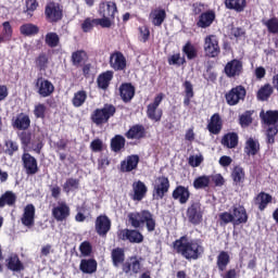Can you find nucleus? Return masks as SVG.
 Listing matches in <instances>:
<instances>
[{"label":"nucleus","mask_w":278,"mask_h":278,"mask_svg":"<svg viewBox=\"0 0 278 278\" xmlns=\"http://www.w3.org/2000/svg\"><path fill=\"white\" fill-rule=\"evenodd\" d=\"M111 261L114 268H121L126 277H134L142 273V257L125 255V248L117 247L111 251Z\"/></svg>","instance_id":"1"},{"label":"nucleus","mask_w":278,"mask_h":278,"mask_svg":"<svg viewBox=\"0 0 278 278\" xmlns=\"http://www.w3.org/2000/svg\"><path fill=\"white\" fill-rule=\"evenodd\" d=\"M173 249L188 260V262L197 261L205 253V248L201 239H190L188 235L181 236L173 242Z\"/></svg>","instance_id":"2"},{"label":"nucleus","mask_w":278,"mask_h":278,"mask_svg":"<svg viewBox=\"0 0 278 278\" xmlns=\"http://www.w3.org/2000/svg\"><path fill=\"white\" fill-rule=\"evenodd\" d=\"M128 222L134 227V229H140L144 227L149 233L155 231L157 227V222L155 220V215L149 210H141L140 212H134L128 214Z\"/></svg>","instance_id":"3"},{"label":"nucleus","mask_w":278,"mask_h":278,"mask_svg":"<svg viewBox=\"0 0 278 278\" xmlns=\"http://www.w3.org/2000/svg\"><path fill=\"white\" fill-rule=\"evenodd\" d=\"M260 118L266 125V136L268 140H275L278 134V111H261Z\"/></svg>","instance_id":"4"},{"label":"nucleus","mask_w":278,"mask_h":278,"mask_svg":"<svg viewBox=\"0 0 278 278\" xmlns=\"http://www.w3.org/2000/svg\"><path fill=\"white\" fill-rule=\"evenodd\" d=\"M205 214V208L201 201L192 200L187 207L186 216L191 225H201L203 223V216Z\"/></svg>","instance_id":"5"},{"label":"nucleus","mask_w":278,"mask_h":278,"mask_svg":"<svg viewBox=\"0 0 278 278\" xmlns=\"http://www.w3.org/2000/svg\"><path fill=\"white\" fill-rule=\"evenodd\" d=\"M116 114V108L112 104H105L102 109H97L91 115V121L96 125L108 123Z\"/></svg>","instance_id":"6"},{"label":"nucleus","mask_w":278,"mask_h":278,"mask_svg":"<svg viewBox=\"0 0 278 278\" xmlns=\"http://www.w3.org/2000/svg\"><path fill=\"white\" fill-rule=\"evenodd\" d=\"M170 190V180L166 176H159L154 179L153 184V197L155 199H164Z\"/></svg>","instance_id":"7"},{"label":"nucleus","mask_w":278,"mask_h":278,"mask_svg":"<svg viewBox=\"0 0 278 278\" xmlns=\"http://www.w3.org/2000/svg\"><path fill=\"white\" fill-rule=\"evenodd\" d=\"M204 53L206 58H218L220 55V46L216 35H208L204 38Z\"/></svg>","instance_id":"8"},{"label":"nucleus","mask_w":278,"mask_h":278,"mask_svg":"<svg viewBox=\"0 0 278 278\" xmlns=\"http://www.w3.org/2000/svg\"><path fill=\"white\" fill-rule=\"evenodd\" d=\"M164 101V93H159L152 103H150L147 106V116L150 118V121H154L155 123H159V121H162V109H160V103Z\"/></svg>","instance_id":"9"},{"label":"nucleus","mask_w":278,"mask_h":278,"mask_svg":"<svg viewBox=\"0 0 278 278\" xmlns=\"http://www.w3.org/2000/svg\"><path fill=\"white\" fill-rule=\"evenodd\" d=\"M244 97H247V89L242 85L233 87L225 94L228 105H238V103L244 101Z\"/></svg>","instance_id":"10"},{"label":"nucleus","mask_w":278,"mask_h":278,"mask_svg":"<svg viewBox=\"0 0 278 278\" xmlns=\"http://www.w3.org/2000/svg\"><path fill=\"white\" fill-rule=\"evenodd\" d=\"M71 216V206L64 201L58 202V205L52 208V218L56 220V223H64V220H68Z\"/></svg>","instance_id":"11"},{"label":"nucleus","mask_w":278,"mask_h":278,"mask_svg":"<svg viewBox=\"0 0 278 278\" xmlns=\"http://www.w3.org/2000/svg\"><path fill=\"white\" fill-rule=\"evenodd\" d=\"M231 210L233 227H238V225H247V223H249V214L247 213L244 205L235 204Z\"/></svg>","instance_id":"12"},{"label":"nucleus","mask_w":278,"mask_h":278,"mask_svg":"<svg viewBox=\"0 0 278 278\" xmlns=\"http://www.w3.org/2000/svg\"><path fill=\"white\" fill-rule=\"evenodd\" d=\"M45 14L49 23H58V21H62L63 10L59 3L50 2L46 5Z\"/></svg>","instance_id":"13"},{"label":"nucleus","mask_w":278,"mask_h":278,"mask_svg":"<svg viewBox=\"0 0 278 278\" xmlns=\"http://www.w3.org/2000/svg\"><path fill=\"white\" fill-rule=\"evenodd\" d=\"M22 166L28 176L36 175L40 170L38 160L27 152L22 155Z\"/></svg>","instance_id":"14"},{"label":"nucleus","mask_w":278,"mask_h":278,"mask_svg":"<svg viewBox=\"0 0 278 278\" xmlns=\"http://www.w3.org/2000/svg\"><path fill=\"white\" fill-rule=\"evenodd\" d=\"M119 240H128L131 244H140L144 242V236L137 229H124L118 233Z\"/></svg>","instance_id":"15"},{"label":"nucleus","mask_w":278,"mask_h":278,"mask_svg":"<svg viewBox=\"0 0 278 278\" xmlns=\"http://www.w3.org/2000/svg\"><path fill=\"white\" fill-rule=\"evenodd\" d=\"M112 229V220L108 215H99L96 218V232L101 238H105L108 232Z\"/></svg>","instance_id":"16"},{"label":"nucleus","mask_w":278,"mask_h":278,"mask_svg":"<svg viewBox=\"0 0 278 278\" xmlns=\"http://www.w3.org/2000/svg\"><path fill=\"white\" fill-rule=\"evenodd\" d=\"M190 194L189 187L179 185L173 190L172 198L174 201H178L180 205H186L190 201Z\"/></svg>","instance_id":"17"},{"label":"nucleus","mask_w":278,"mask_h":278,"mask_svg":"<svg viewBox=\"0 0 278 278\" xmlns=\"http://www.w3.org/2000/svg\"><path fill=\"white\" fill-rule=\"evenodd\" d=\"M36 88L38 94L43 98L51 97V94H53V91L55 90L53 84L42 77L37 79Z\"/></svg>","instance_id":"18"},{"label":"nucleus","mask_w":278,"mask_h":278,"mask_svg":"<svg viewBox=\"0 0 278 278\" xmlns=\"http://www.w3.org/2000/svg\"><path fill=\"white\" fill-rule=\"evenodd\" d=\"M21 220L24 227H28V229L34 227L36 220V206H34V204H27L24 207Z\"/></svg>","instance_id":"19"},{"label":"nucleus","mask_w":278,"mask_h":278,"mask_svg":"<svg viewBox=\"0 0 278 278\" xmlns=\"http://www.w3.org/2000/svg\"><path fill=\"white\" fill-rule=\"evenodd\" d=\"M5 266L12 273H21L25 270V265L21 262L18 254L12 253L5 258Z\"/></svg>","instance_id":"20"},{"label":"nucleus","mask_w":278,"mask_h":278,"mask_svg":"<svg viewBox=\"0 0 278 278\" xmlns=\"http://www.w3.org/2000/svg\"><path fill=\"white\" fill-rule=\"evenodd\" d=\"M138 164H140V156L138 154L128 155L121 162V172L131 173V170H136V168H138Z\"/></svg>","instance_id":"21"},{"label":"nucleus","mask_w":278,"mask_h":278,"mask_svg":"<svg viewBox=\"0 0 278 278\" xmlns=\"http://www.w3.org/2000/svg\"><path fill=\"white\" fill-rule=\"evenodd\" d=\"M242 61L235 59L226 64L224 71L228 77L233 78L242 75Z\"/></svg>","instance_id":"22"},{"label":"nucleus","mask_w":278,"mask_h":278,"mask_svg":"<svg viewBox=\"0 0 278 278\" xmlns=\"http://www.w3.org/2000/svg\"><path fill=\"white\" fill-rule=\"evenodd\" d=\"M118 13V8L115 2L106 1L101 2L99 7L100 16H106L109 18H115Z\"/></svg>","instance_id":"23"},{"label":"nucleus","mask_w":278,"mask_h":278,"mask_svg":"<svg viewBox=\"0 0 278 278\" xmlns=\"http://www.w3.org/2000/svg\"><path fill=\"white\" fill-rule=\"evenodd\" d=\"M97 268H99V263H97L96 258L91 257L80 260L79 270L83 275H94V273H97Z\"/></svg>","instance_id":"24"},{"label":"nucleus","mask_w":278,"mask_h":278,"mask_svg":"<svg viewBox=\"0 0 278 278\" xmlns=\"http://www.w3.org/2000/svg\"><path fill=\"white\" fill-rule=\"evenodd\" d=\"M110 66L113 71H125L127 68V59L121 52H114L110 56Z\"/></svg>","instance_id":"25"},{"label":"nucleus","mask_w":278,"mask_h":278,"mask_svg":"<svg viewBox=\"0 0 278 278\" xmlns=\"http://www.w3.org/2000/svg\"><path fill=\"white\" fill-rule=\"evenodd\" d=\"M152 25L155 27H162V23L166 21V10L162 8H156L150 12L149 16Z\"/></svg>","instance_id":"26"},{"label":"nucleus","mask_w":278,"mask_h":278,"mask_svg":"<svg viewBox=\"0 0 278 278\" xmlns=\"http://www.w3.org/2000/svg\"><path fill=\"white\" fill-rule=\"evenodd\" d=\"M132 201H142L147 197L148 188L141 180L135 181L132 184Z\"/></svg>","instance_id":"27"},{"label":"nucleus","mask_w":278,"mask_h":278,"mask_svg":"<svg viewBox=\"0 0 278 278\" xmlns=\"http://www.w3.org/2000/svg\"><path fill=\"white\" fill-rule=\"evenodd\" d=\"M215 18H216V13H214V11H206L200 15L197 25L198 27L205 29L210 27L212 23H214Z\"/></svg>","instance_id":"28"},{"label":"nucleus","mask_w":278,"mask_h":278,"mask_svg":"<svg viewBox=\"0 0 278 278\" xmlns=\"http://www.w3.org/2000/svg\"><path fill=\"white\" fill-rule=\"evenodd\" d=\"M119 94L125 103H129V101H131L136 94V89L134 86H131V84H123L119 87Z\"/></svg>","instance_id":"29"},{"label":"nucleus","mask_w":278,"mask_h":278,"mask_svg":"<svg viewBox=\"0 0 278 278\" xmlns=\"http://www.w3.org/2000/svg\"><path fill=\"white\" fill-rule=\"evenodd\" d=\"M231 263V256H229V252L220 251L217 255L216 266L219 273H225L227 270V266Z\"/></svg>","instance_id":"30"},{"label":"nucleus","mask_w":278,"mask_h":278,"mask_svg":"<svg viewBox=\"0 0 278 278\" xmlns=\"http://www.w3.org/2000/svg\"><path fill=\"white\" fill-rule=\"evenodd\" d=\"M114 78V72L106 71L98 76V87L101 88V90H108L110 87V81Z\"/></svg>","instance_id":"31"},{"label":"nucleus","mask_w":278,"mask_h":278,"mask_svg":"<svg viewBox=\"0 0 278 278\" xmlns=\"http://www.w3.org/2000/svg\"><path fill=\"white\" fill-rule=\"evenodd\" d=\"M5 205L9 207L16 205V193H14V191H5L0 197V207H5Z\"/></svg>","instance_id":"32"},{"label":"nucleus","mask_w":278,"mask_h":278,"mask_svg":"<svg viewBox=\"0 0 278 278\" xmlns=\"http://www.w3.org/2000/svg\"><path fill=\"white\" fill-rule=\"evenodd\" d=\"M207 129L210 134H214L215 136L220 134V129H223V123L220 122V115L214 114L211 117V122L207 125Z\"/></svg>","instance_id":"33"},{"label":"nucleus","mask_w":278,"mask_h":278,"mask_svg":"<svg viewBox=\"0 0 278 278\" xmlns=\"http://www.w3.org/2000/svg\"><path fill=\"white\" fill-rule=\"evenodd\" d=\"M247 177V174L244 172V168L242 166L237 165L232 168L231 172V179L236 186H240V184H244V179Z\"/></svg>","instance_id":"34"},{"label":"nucleus","mask_w":278,"mask_h":278,"mask_svg":"<svg viewBox=\"0 0 278 278\" xmlns=\"http://www.w3.org/2000/svg\"><path fill=\"white\" fill-rule=\"evenodd\" d=\"M255 201H257L258 210L264 212L268 207V203H273V195L262 191L256 195Z\"/></svg>","instance_id":"35"},{"label":"nucleus","mask_w":278,"mask_h":278,"mask_svg":"<svg viewBox=\"0 0 278 278\" xmlns=\"http://www.w3.org/2000/svg\"><path fill=\"white\" fill-rule=\"evenodd\" d=\"M210 184H212V176L202 175L193 180V188L195 190H205V188H210Z\"/></svg>","instance_id":"36"},{"label":"nucleus","mask_w":278,"mask_h":278,"mask_svg":"<svg viewBox=\"0 0 278 278\" xmlns=\"http://www.w3.org/2000/svg\"><path fill=\"white\" fill-rule=\"evenodd\" d=\"M29 125H31V121L24 113L18 114L13 122V127H16V129H28Z\"/></svg>","instance_id":"37"},{"label":"nucleus","mask_w":278,"mask_h":278,"mask_svg":"<svg viewBox=\"0 0 278 278\" xmlns=\"http://www.w3.org/2000/svg\"><path fill=\"white\" fill-rule=\"evenodd\" d=\"M126 138L137 139L144 138V127L142 125L132 126L127 132Z\"/></svg>","instance_id":"38"},{"label":"nucleus","mask_w":278,"mask_h":278,"mask_svg":"<svg viewBox=\"0 0 278 278\" xmlns=\"http://www.w3.org/2000/svg\"><path fill=\"white\" fill-rule=\"evenodd\" d=\"M225 5L228 10L243 12L244 8H247V0H225Z\"/></svg>","instance_id":"39"},{"label":"nucleus","mask_w":278,"mask_h":278,"mask_svg":"<svg viewBox=\"0 0 278 278\" xmlns=\"http://www.w3.org/2000/svg\"><path fill=\"white\" fill-rule=\"evenodd\" d=\"M13 34H14V30L12 29V24H10V22H3L2 35H0L2 42H10V40H12Z\"/></svg>","instance_id":"40"},{"label":"nucleus","mask_w":278,"mask_h":278,"mask_svg":"<svg viewBox=\"0 0 278 278\" xmlns=\"http://www.w3.org/2000/svg\"><path fill=\"white\" fill-rule=\"evenodd\" d=\"M244 153L249 156L257 155L260 153V141L248 140L244 147Z\"/></svg>","instance_id":"41"},{"label":"nucleus","mask_w":278,"mask_h":278,"mask_svg":"<svg viewBox=\"0 0 278 278\" xmlns=\"http://www.w3.org/2000/svg\"><path fill=\"white\" fill-rule=\"evenodd\" d=\"M86 99H88V93H86V91L84 90H80L74 93L72 103L74 108H81V105L86 103Z\"/></svg>","instance_id":"42"},{"label":"nucleus","mask_w":278,"mask_h":278,"mask_svg":"<svg viewBox=\"0 0 278 278\" xmlns=\"http://www.w3.org/2000/svg\"><path fill=\"white\" fill-rule=\"evenodd\" d=\"M270 94H273V86L270 84H266L257 91L258 101H268L270 99Z\"/></svg>","instance_id":"43"},{"label":"nucleus","mask_w":278,"mask_h":278,"mask_svg":"<svg viewBox=\"0 0 278 278\" xmlns=\"http://www.w3.org/2000/svg\"><path fill=\"white\" fill-rule=\"evenodd\" d=\"M64 192H73V190H79V179L67 178L63 185Z\"/></svg>","instance_id":"44"},{"label":"nucleus","mask_w":278,"mask_h":278,"mask_svg":"<svg viewBox=\"0 0 278 278\" xmlns=\"http://www.w3.org/2000/svg\"><path fill=\"white\" fill-rule=\"evenodd\" d=\"M20 31L22 36H35V34H38L39 29L38 26L34 24H23L20 27Z\"/></svg>","instance_id":"45"},{"label":"nucleus","mask_w":278,"mask_h":278,"mask_svg":"<svg viewBox=\"0 0 278 278\" xmlns=\"http://www.w3.org/2000/svg\"><path fill=\"white\" fill-rule=\"evenodd\" d=\"M263 25L267 27V30L269 34H278V18L277 17H271L269 20H263L262 21Z\"/></svg>","instance_id":"46"},{"label":"nucleus","mask_w":278,"mask_h":278,"mask_svg":"<svg viewBox=\"0 0 278 278\" xmlns=\"http://www.w3.org/2000/svg\"><path fill=\"white\" fill-rule=\"evenodd\" d=\"M46 45H48V47L51 49H55V47L60 45V36H58L55 33H48L46 35Z\"/></svg>","instance_id":"47"},{"label":"nucleus","mask_w":278,"mask_h":278,"mask_svg":"<svg viewBox=\"0 0 278 278\" xmlns=\"http://www.w3.org/2000/svg\"><path fill=\"white\" fill-rule=\"evenodd\" d=\"M93 23H94V25H100V27L110 29V27H112V25L114 24V18L102 16L101 18H94Z\"/></svg>","instance_id":"48"},{"label":"nucleus","mask_w":278,"mask_h":278,"mask_svg":"<svg viewBox=\"0 0 278 278\" xmlns=\"http://www.w3.org/2000/svg\"><path fill=\"white\" fill-rule=\"evenodd\" d=\"M86 60V51L78 50L72 54V62L74 66H79Z\"/></svg>","instance_id":"49"},{"label":"nucleus","mask_w":278,"mask_h":278,"mask_svg":"<svg viewBox=\"0 0 278 278\" xmlns=\"http://www.w3.org/2000/svg\"><path fill=\"white\" fill-rule=\"evenodd\" d=\"M79 251L83 257H90L92 255V243L90 241H83L79 245Z\"/></svg>","instance_id":"50"},{"label":"nucleus","mask_w":278,"mask_h":278,"mask_svg":"<svg viewBox=\"0 0 278 278\" xmlns=\"http://www.w3.org/2000/svg\"><path fill=\"white\" fill-rule=\"evenodd\" d=\"M182 52L187 55L188 60H194V58H197V48H194L190 42H187L184 46Z\"/></svg>","instance_id":"51"},{"label":"nucleus","mask_w":278,"mask_h":278,"mask_svg":"<svg viewBox=\"0 0 278 278\" xmlns=\"http://www.w3.org/2000/svg\"><path fill=\"white\" fill-rule=\"evenodd\" d=\"M219 218V225L220 227H225L226 225H229V223H232L233 225V215L229 212H223L218 215Z\"/></svg>","instance_id":"52"},{"label":"nucleus","mask_w":278,"mask_h":278,"mask_svg":"<svg viewBox=\"0 0 278 278\" xmlns=\"http://www.w3.org/2000/svg\"><path fill=\"white\" fill-rule=\"evenodd\" d=\"M208 177H211V181L214 184L215 187L220 188L222 186H225V178L223 177V175H208Z\"/></svg>","instance_id":"53"},{"label":"nucleus","mask_w":278,"mask_h":278,"mask_svg":"<svg viewBox=\"0 0 278 278\" xmlns=\"http://www.w3.org/2000/svg\"><path fill=\"white\" fill-rule=\"evenodd\" d=\"M122 149H125V140H111V150L114 153H118Z\"/></svg>","instance_id":"54"},{"label":"nucleus","mask_w":278,"mask_h":278,"mask_svg":"<svg viewBox=\"0 0 278 278\" xmlns=\"http://www.w3.org/2000/svg\"><path fill=\"white\" fill-rule=\"evenodd\" d=\"M36 64L40 71H45L47 64H49V58H47L46 54H40L36 60Z\"/></svg>","instance_id":"55"},{"label":"nucleus","mask_w":278,"mask_h":278,"mask_svg":"<svg viewBox=\"0 0 278 278\" xmlns=\"http://www.w3.org/2000/svg\"><path fill=\"white\" fill-rule=\"evenodd\" d=\"M38 9V1L36 0H26V10L25 12L31 16V12H36Z\"/></svg>","instance_id":"56"},{"label":"nucleus","mask_w":278,"mask_h":278,"mask_svg":"<svg viewBox=\"0 0 278 278\" xmlns=\"http://www.w3.org/2000/svg\"><path fill=\"white\" fill-rule=\"evenodd\" d=\"M202 163H203V156H201V155L189 156V165H191L192 168H197V167L201 166Z\"/></svg>","instance_id":"57"},{"label":"nucleus","mask_w":278,"mask_h":278,"mask_svg":"<svg viewBox=\"0 0 278 278\" xmlns=\"http://www.w3.org/2000/svg\"><path fill=\"white\" fill-rule=\"evenodd\" d=\"M251 123H253V118H251V113L247 112L240 116L241 127H249Z\"/></svg>","instance_id":"58"},{"label":"nucleus","mask_w":278,"mask_h":278,"mask_svg":"<svg viewBox=\"0 0 278 278\" xmlns=\"http://www.w3.org/2000/svg\"><path fill=\"white\" fill-rule=\"evenodd\" d=\"M45 112H47V106L45 104H37L34 110L36 118H45Z\"/></svg>","instance_id":"59"},{"label":"nucleus","mask_w":278,"mask_h":278,"mask_svg":"<svg viewBox=\"0 0 278 278\" xmlns=\"http://www.w3.org/2000/svg\"><path fill=\"white\" fill-rule=\"evenodd\" d=\"M90 148L93 151V153H99L100 151H103V141L93 140L90 143Z\"/></svg>","instance_id":"60"},{"label":"nucleus","mask_w":278,"mask_h":278,"mask_svg":"<svg viewBox=\"0 0 278 278\" xmlns=\"http://www.w3.org/2000/svg\"><path fill=\"white\" fill-rule=\"evenodd\" d=\"M185 87V97H194V89L190 80H186L184 84Z\"/></svg>","instance_id":"61"},{"label":"nucleus","mask_w":278,"mask_h":278,"mask_svg":"<svg viewBox=\"0 0 278 278\" xmlns=\"http://www.w3.org/2000/svg\"><path fill=\"white\" fill-rule=\"evenodd\" d=\"M94 25V20L86 18L81 25L83 31L86 34L88 31H92V27Z\"/></svg>","instance_id":"62"},{"label":"nucleus","mask_w":278,"mask_h":278,"mask_svg":"<svg viewBox=\"0 0 278 278\" xmlns=\"http://www.w3.org/2000/svg\"><path fill=\"white\" fill-rule=\"evenodd\" d=\"M139 31L142 42H147V40H149V36H151L149 28L147 26H142L139 28Z\"/></svg>","instance_id":"63"},{"label":"nucleus","mask_w":278,"mask_h":278,"mask_svg":"<svg viewBox=\"0 0 278 278\" xmlns=\"http://www.w3.org/2000/svg\"><path fill=\"white\" fill-rule=\"evenodd\" d=\"M231 162H233V160L231 159V156H227V155H223L219 159V164L224 167L227 168V166H231Z\"/></svg>","instance_id":"64"}]
</instances>
